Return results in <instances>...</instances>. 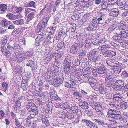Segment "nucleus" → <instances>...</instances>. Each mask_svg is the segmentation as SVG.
Segmentation results:
<instances>
[{
  "label": "nucleus",
  "instance_id": "nucleus-1",
  "mask_svg": "<svg viewBox=\"0 0 128 128\" xmlns=\"http://www.w3.org/2000/svg\"><path fill=\"white\" fill-rule=\"evenodd\" d=\"M107 115L109 118L110 120H120L121 122H123L126 123L127 122V120L125 118H122V116L119 111H116L110 108L108 109Z\"/></svg>",
  "mask_w": 128,
  "mask_h": 128
},
{
  "label": "nucleus",
  "instance_id": "nucleus-2",
  "mask_svg": "<svg viewBox=\"0 0 128 128\" xmlns=\"http://www.w3.org/2000/svg\"><path fill=\"white\" fill-rule=\"evenodd\" d=\"M54 6L50 4H47L44 6V8L40 11L41 14L45 15L47 13L53 14L56 11Z\"/></svg>",
  "mask_w": 128,
  "mask_h": 128
},
{
  "label": "nucleus",
  "instance_id": "nucleus-3",
  "mask_svg": "<svg viewBox=\"0 0 128 128\" xmlns=\"http://www.w3.org/2000/svg\"><path fill=\"white\" fill-rule=\"evenodd\" d=\"M26 108L31 115H36L38 114V110L37 106L32 103L28 102L26 105Z\"/></svg>",
  "mask_w": 128,
  "mask_h": 128
},
{
  "label": "nucleus",
  "instance_id": "nucleus-4",
  "mask_svg": "<svg viewBox=\"0 0 128 128\" xmlns=\"http://www.w3.org/2000/svg\"><path fill=\"white\" fill-rule=\"evenodd\" d=\"M114 76L111 73L106 74L105 78V84L108 87H111L114 80Z\"/></svg>",
  "mask_w": 128,
  "mask_h": 128
},
{
  "label": "nucleus",
  "instance_id": "nucleus-5",
  "mask_svg": "<svg viewBox=\"0 0 128 128\" xmlns=\"http://www.w3.org/2000/svg\"><path fill=\"white\" fill-rule=\"evenodd\" d=\"M124 83L122 80H116L112 86V88L114 90L120 91L122 88L124 86Z\"/></svg>",
  "mask_w": 128,
  "mask_h": 128
},
{
  "label": "nucleus",
  "instance_id": "nucleus-6",
  "mask_svg": "<svg viewBox=\"0 0 128 128\" xmlns=\"http://www.w3.org/2000/svg\"><path fill=\"white\" fill-rule=\"evenodd\" d=\"M50 17L46 15L44 16L42 19V21L41 22L38 24L40 27L42 28H44L46 27L47 26V22Z\"/></svg>",
  "mask_w": 128,
  "mask_h": 128
},
{
  "label": "nucleus",
  "instance_id": "nucleus-7",
  "mask_svg": "<svg viewBox=\"0 0 128 128\" xmlns=\"http://www.w3.org/2000/svg\"><path fill=\"white\" fill-rule=\"evenodd\" d=\"M105 15L100 14L96 16L95 19L93 20V22H96L97 24H102L105 20Z\"/></svg>",
  "mask_w": 128,
  "mask_h": 128
},
{
  "label": "nucleus",
  "instance_id": "nucleus-8",
  "mask_svg": "<svg viewBox=\"0 0 128 128\" xmlns=\"http://www.w3.org/2000/svg\"><path fill=\"white\" fill-rule=\"evenodd\" d=\"M82 122L85 124L86 126L92 128H98L97 126L90 120H83Z\"/></svg>",
  "mask_w": 128,
  "mask_h": 128
},
{
  "label": "nucleus",
  "instance_id": "nucleus-9",
  "mask_svg": "<svg viewBox=\"0 0 128 128\" xmlns=\"http://www.w3.org/2000/svg\"><path fill=\"white\" fill-rule=\"evenodd\" d=\"M72 59V58L69 56L66 58L64 62V66L68 67L71 66L72 64V63L71 62Z\"/></svg>",
  "mask_w": 128,
  "mask_h": 128
},
{
  "label": "nucleus",
  "instance_id": "nucleus-10",
  "mask_svg": "<svg viewBox=\"0 0 128 128\" xmlns=\"http://www.w3.org/2000/svg\"><path fill=\"white\" fill-rule=\"evenodd\" d=\"M119 10L116 8L111 9L109 15L112 17H117L119 13Z\"/></svg>",
  "mask_w": 128,
  "mask_h": 128
},
{
  "label": "nucleus",
  "instance_id": "nucleus-11",
  "mask_svg": "<svg viewBox=\"0 0 128 128\" xmlns=\"http://www.w3.org/2000/svg\"><path fill=\"white\" fill-rule=\"evenodd\" d=\"M54 77L52 80H50L48 81L49 82L51 83V84L55 86L58 87L62 83V81H58L57 80H55L54 79Z\"/></svg>",
  "mask_w": 128,
  "mask_h": 128
},
{
  "label": "nucleus",
  "instance_id": "nucleus-12",
  "mask_svg": "<svg viewBox=\"0 0 128 128\" xmlns=\"http://www.w3.org/2000/svg\"><path fill=\"white\" fill-rule=\"evenodd\" d=\"M24 58V54L20 53L16 56L15 58L14 59V60L20 62L23 61Z\"/></svg>",
  "mask_w": 128,
  "mask_h": 128
},
{
  "label": "nucleus",
  "instance_id": "nucleus-13",
  "mask_svg": "<svg viewBox=\"0 0 128 128\" xmlns=\"http://www.w3.org/2000/svg\"><path fill=\"white\" fill-rule=\"evenodd\" d=\"M12 11L19 14H21L23 10V9L20 6L17 7L13 6L12 7Z\"/></svg>",
  "mask_w": 128,
  "mask_h": 128
},
{
  "label": "nucleus",
  "instance_id": "nucleus-14",
  "mask_svg": "<svg viewBox=\"0 0 128 128\" xmlns=\"http://www.w3.org/2000/svg\"><path fill=\"white\" fill-rule=\"evenodd\" d=\"M88 104L87 102L81 100L80 101L79 106L81 108L84 109H87L88 108Z\"/></svg>",
  "mask_w": 128,
  "mask_h": 128
},
{
  "label": "nucleus",
  "instance_id": "nucleus-15",
  "mask_svg": "<svg viewBox=\"0 0 128 128\" xmlns=\"http://www.w3.org/2000/svg\"><path fill=\"white\" fill-rule=\"evenodd\" d=\"M122 96L121 94L117 93L114 94L113 99L114 100L118 101L122 100Z\"/></svg>",
  "mask_w": 128,
  "mask_h": 128
},
{
  "label": "nucleus",
  "instance_id": "nucleus-16",
  "mask_svg": "<svg viewBox=\"0 0 128 128\" xmlns=\"http://www.w3.org/2000/svg\"><path fill=\"white\" fill-rule=\"evenodd\" d=\"M98 72L99 74H105L107 73V71L104 66H101L98 68Z\"/></svg>",
  "mask_w": 128,
  "mask_h": 128
},
{
  "label": "nucleus",
  "instance_id": "nucleus-17",
  "mask_svg": "<svg viewBox=\"0 0 128 128\" xmlns=\"http://www.w3.org/2000/svg\"><path fill=\"white\" fill-rule=\"evenodd\" d=\"M10 24V22L6 20V19L1 21L0 23V25L4 28L7 27Z\"/></svg>",
  "mask_w": 128,
  "mask_h": 128
},
{
  "label": "nucleus",
  "instance_id": "nucleus-18",
  "mask_svg": "<svg viewBox=\"0 0 128 128\" xmlns=\"http://www.w3.org/2000/svg\"><path fill=\"white\" fill-rule=\"evenodd\" d=\"M110 107L112 108H113L114 109L119 110L120 108L119 105L116 104L115 102L114 101L110 102Z\"/></svg>",
  "mask_w": 128,
  "mask_h": 128
},
{
  "label": "nucleus",
  "instance_id": "nucleus-19",
  "mask_svg": "<svg viewBox=\"0 0 128 128\" xmlns=\"http://www.w3.org/2000/svg\"><path fill=\"white\" fill-rule=\"evenodd\" d=\"M113 38L118 42L123 43V42H124L123 39L121 36H119V34L114 36Z\"/></svg>",
  "mask_w": 128,
  "mask_h": 128
},
{
  "label": "nucleus",
  "instance_id": "nucleus-20",
  "mask_svg": "<svg viewBox=\"0 0 128 128\" xmlns=\"http://www.w3.org/2000/svg\"><path fill=\"white\" fill-rule=\"evenodd\" d=\"M40 34L38 36L36 39V42L38 44L37 45H36L38 46L44 40L43 36L40 35Z\"/></svg>",
  "mask_w": 128,
  "mask_h": 128
},
{
  "label": "nucleus",
  "instance_id": "nucleus-21",
  "mask_svg": "<svg viewBox=\"0 0 128 128\" xmlns=\"http://www.w3.org/2000/svg\"><path fill=\"white\" fill-rule=\"evenodd\" d=\"M13 46H14L13 47L14 50H15L18 52H20L21 51L20 47L18 43H16L15 42H14Z\"/></svg>",
  "mask_w": 128,
  "mask_h": 128
},
{
  "label": "nucleus",
  "instance_id": "nucleus-22",
  "mask_svg": "<svg viewBox=\"0 0 128 128\" xmlns=\"http://www.w3.org/2000/svg\"><path fill=\"white\" fill-rule=\"evenodd\" d=\"M13 22L14 24L19 26L23 24H24V22L23 19H21L13 21Z\"/></svg>",
  "mask_w": 128,
  "mask_h": 128
},
{
  "label": "nucleus",
  "instance_id": "nucleus-23",
  "mask_svg": "<svg viewBox=\"0 0 128 128\" xmlns=\"http://www.w3.org/2000/svg\"><path fill=\"white\" fill-rule=\"evenodd\" d=\"M5 46V45H3L1 44V50L2 53L4 54V55L6 56V57L8 58L9 57V56L8 55V54L7 53V51L6 48Z\"/></svg>",
  "mask_w": 128,
  "mask_h": 128
},
{
  "label": "nucleus",
  "instance_id": "nucleus-24",
  "mask_svg": "<svg viewBox=\"0 0 128 128\" xmlns=\"http://www.w3.org/2000/svg\"><path fill=\"white\" fill-rule=\"evenodd\" d=\"M9 38V36H3L2 38V45H6L8 40Z\"/></svg>",
  "mask_w": 128,
  "mask_h": 128
},
{
  "label": "nucleus",
  "instance_id": "nucleus-25",
  "mask_svg": "<svg viewBox=\"0 0 128 128\" xmlns=\"http://www.w3.org/2000/svg\"><path fill=\"white\" fill-rule=\"evenodd\" d=\"M22 71V69L20 66H18L15 68L14 69V72L16 74H19L21 73Z\"/></svg>",
  "mask_w": 128,
  "mask_h": 128
},
{
  "label": "nucleus",
  "instance_id": "nucleus-26",
  "mask_svg": "<svg viewBox=\"0 0 128 128\" xmlns=\"http://www.w3.org/2000/svg\"><path fill=\"white\" fill-rule=\"evenodd\" d=\"M95 109L96 111L97 112H98L100 113L101 112V110H102V107L101 105L98 103V104H96L95 105Z\"/></svg>",
  "mask_w": 128,
  "mask_h": 128
},
{
  "label": "nucleus",
  "instance_id": "nucleus-27",
  "mask_svg": "<svg viewBox=\"0 0 128 128\" xmlns=\"http://www.w3.org/2000/svg\"><path fill=\"white\" fill-rule=\"evenodd\" d=\"M116 4L119 6H122L126 3V0H117Z\"/></svg>",
  "mask_w": 128,
  "mask_h": 128
},
{
  "label": "nucleus",
  "instance_id": "nucleus-28",
  "mask_svg": "<svg viewBox=\"0 0 128 128\" xmlns=\"http://www.w3.org/2000/svg\"><path fill=\"white\" fill-rule=\"evenodd\" d=\"M33 53L32 52H28L25 53L24 54V57L26 59L30 57H31L33 55Z\"/></svg>",
  "mask_w": 128,
  "mask_h": 128
},
{
  "label": "nucleus",
  "instance_id": "nucleus-29",
  "mask_svg": "<svg viewBox=\"0 0 128 128\" xmlns=\"http://www.w3.org/2000/svg\"><path fill=\"white\" fill-rule=\"evenodd\" d=\"M128 106L127 103L124 102H121L120 105H119L120 107L119 110L121 108L122 109L124 110L127 108Z\"/></svg>",
  "mask_w": 128,
  "mask_h": 128
},
{
  "label": "nucleus",
  "instance_id": "nucleus-30",
  "mask_svg": "<svg viewBox=\"0 0 128 128\" xmlns=\"http://www.w3.org/2000/svg\"><path fill=\"white\" fill-rule=\"evenodd\" d=\"M6 50L7 51V53L8 54V55L9 56V57L10 55V52L14 50L13 47L8 44Z\"/></svg>",
  "mask_w": 128,
  "mask_h": 128
},
{
  "label": "nucleus",
  "instance_id": "nucleus-31",
  "mask_svg": "<svg viewBox=\"0 0 128 128\" xmlns=\"http://www.w3.org/2000/svg\"><path fill=\"white\" fill-rule=\"evenodd\" d=\"M34 65L35 62L34 61L32 60H29L28 62V63L26 64L27 66H30L31 68L34 67Z\"/></svg>",
  "mask_w": 128,
  "mask_h": 128
},
{
  "label": "nucleus",
  "instance_id": "nucleus-32",
  "mask_svg": "<svg viewBox=\"0 0 128 128\" xmlns=\"http://www.w3.org/2000/svg\"><path fill=\"white\" fill-rule=\"evenodd\" d=\"M32 11L34 12H31L30 13L28 16V17L30 20H32L35 15L36 14V10L34 9H32Z\"/></svg>",
  "mask_w": 128,
  "mask_h": 128
},
{
  "label": "nucleus",
  "instance_id": "nucleus-33",
  "mask_svg": "<svg viewBox=\"0 0 128 128\" xmlns=\"http://www.w3.org/2000/svg\"><path fill=\"white\" fill-rule=\"evenodd\" d=\"M77 45L78 44L76 43L73 44L72 46H71V48L70 49V51L72 52H76L78 48Z\"/></svg>",
  "mask_w": 128,
  "mask_h": 128
},
{
  "label": "nucleus",
  "instance_id": "nucleus-34",
  "mask_svg": "<svg viewBox=\"0 0 128 128\" xmlns=\"http://www.w3.org/2000/svg\"><path fill=\"white\" fill-rule=\"evenodd\" d=\"M113 70L114 71V72L116 74H119L121 72V68L119 67L116 66L113 68Z\"/></svg>",
  "mask_w": 128,
  "mask_h": 128
},
{
  "label": "nucleus",
  "instance_id": "nucleus-35",
  "mask_svg": "<svg viewBox=\"0 0 128 128\" xmlns=\"http://www.w3.org/2000/svg\"><path fill=\"white\" fill-rule=\"evenodd\" d=\"M119 36H121L122 38H126L128 36L127 33L125 31H122L120 32Z\"/></svg>",
  "mask_w": 128,
  "mask_h": 128
},
{
  "label": "nucleus",
  "instance_id": "nucleus-36",
  "mask_svg": "<svg viewBox=\"0 0 128 128\" xmlns=\"http://www.w3.org/2000/svg\"><path fill=\"white\" fill-rule=\"evenodd\" d=\"M70 109L72 110L73 113L76 114L79 110L78 109V107L77 106H71V109Z\"/></svg>",
  "mask_w": 128,
  "mask_h": 128
},
{
  "label": "nucleus",
  "instance_id": "nucleus-37",
  "mask_svg": "<svg viewBox=\"0 0 128 128\" xmlns=\"http://www.w3.org/2000/svg\"><path fill=\"white\" fill-rule=\"evenodd\" d=\"M74 94L75 96V97L76 98H79L78 99V100H80V98H82V95L79 92L76 91L74 92Z\"/></svg>",
  "mask_w": 128,
  "mask_h": 128
},
{
  "label": "nucleus",
  "instance_id": "nucleus-38",
  "mask_svg": "<svg viewBox=\"0 0 128 128\" xmlns=\"http://www.w3.org/2000/svg\"><path fill=\"white\" fill-rule=\"evenodd\" d=\"M121 76L122 79L125 80L126 79L128 76V72L124 71L122 74Z\"/></svg>",
  "mask_w": 128,
  "mask_h": 128
},
{
  "label": "nucleus",
  "instance_id": "nucleus-39",
  "mask_svg": "<svg viewBox=\"0 0 128 128\" xmlns=\"http://www.w3.org/2000/svg\"><path fill=\"white\" fill-rule=\"evenodd\" d=\"M107 56L109 57H112L116 55V53L114 51H109L107 53Z\"/></svg>",
  "mask_w": 128,
  "mask_h": 128
},
{
  "label": "nucleus",
  "instance_id": "nucleus-40",
  "mask_svg": "<svg viewBox=\"0 0 128 128\" xmlns=\"http://www.w3.org/2000/svg\"><path fill=\"white\" fill-rule=\"evenodd\" d=\"M94 120L97 122L98 124L100 126H103L105 124L104 121L102 120L94 119Z\"/></svg>",
  "mask_w": 128,
  "mask_h": 128
},
{
  "label": "nucleus",
  "instance_id": "nucleus-41",
  "mask_svg": "<svg viewBox=\"0 0 128 128\" xmlns=\"http://www.w3.org/2000/svg\"><path fill=\"white\" fill-rule=\"evenodd\" d=\"M107 90L106 88L104 86H101L100 88V94H104L106 92Z\"/></svg>",
  "mask_w": 128,
  "mask_h": 128
},
{
  "label": "nucleus",
  "instance_id": "nucleus-42",
  "mask_svg": "<svg viewBox=\"0 0 128 128\" xmlns=\"http://www.w3.org/2000/svg\"><path fill=\"white\" fill-rule=\"evenodd\" d=\"M110 47L111 46L109 43L108 44H105L102 46L101 47V49L102 50H103L107 48H110Z\"/></svg>",
  "mask_w": 128,
  "mask_h": 128
},
{
  "label": "nucleus",
  "instance_id": "nucleus-43",
  "mask_svg": "<svg viewBox=\"0 0 128 128\" xmlns=\"http://www.w3.org/2000/svg\"><path fill=\"white\" fill-rule=\"evenodd\" d=\"M33 117L30 116H28L27 118H26V124H29L31 123V120Z\"/></svg>",
  "mask_w": 128,
  "mask_h": 128
},
{
  "label": "nucleus",
  "instance_id": "nucleus-44",
  "mask_svg": "<svg viewBox=\"0 0 128 128\" xmlns=\"http://www.w3.org/2000/svg\"><path fill=\"white\" fill-rule=\"evenodd\" d=\"M63 106L66 109H71V106H70L69 104L66 102L62 104Z\"/></svg>",
  "mask_w": 128,
  "mask_h": 128
},
{
  "label": "nucleus",
  "instance_id": "nucleus-45",
  "mask_svg": "<svg viewBox=\"0 0 128 128\" xmlns=\"http://www.w3.org/2000/svg\"><path fill=\"white\" fill-rule=\"evenodd\" d=\"M94 52H93V53H91L90 52L89 53V56L90 57L89 58H91V59H92L94 60L96 58V56L94 55Z\"/></svg>",
  "mask_w": 128,
  "mask_h": 128
},
{
  "label": "nucleus",
  "instance_id": "nucleus-46",
  "mask_svg": "<svg viewBox=\"0 0 128 128\" xmlns=\"http://www.w3.org/2000/svg\"><path fill=\"white\" fill-rule=\"evenodd\" d=\"M113 61L112 59H108V60L106 61V63L108 64V65L110 66L112 65V63H115L116 64H118V62H116L114 63V62H112Z\"/></svg>",
  "mask_w": 128,
  "mask_h": 128
},
{
  "label": "nucleus",
  "instance_id": "nucleus-47",
  "mask_svg": "<svg viewBox=\"0 0 128 128\" xmlns=\"http://www.w3.org/2000/svg\"><path fill=\"white\" fill-rule=\"evenodd\" d=\"M66 116L67 118L70 119H71L74 117V115L70 113H67L66 114Z\"/></svg>",
  "mask_w": 128,
  "mask_h": 128
},
{
  "label": "nucleus",
  "instance_id": "nucleus-48",
  "mask_svg": "<svg viewBox=\"0 0 128 128\" xmlns=\"http://www.w3.org/2000/svg\"><path fill=\"white\" fill-rule=\"evenodd\" d=\"M20 102L18 101V100L16 102L14 107L15 108H16L17 109H19L20 108L21 105Z\"/></svg>",
  "mask_w": 128,
  "mask_h": 128
},
{
  "label": "nucleus",
  "instance_id": "nucleus-49",
  "mask_svg": "<svg viewBox=\"0 0 128 128\" xmlns=\"http://www.w3.org/2000/svg\"><path fill=\"white\" fill-rule=\"evenodd\" d=\"M7 6L4 4H1L0 5V9L2 11H5L7 8Z\"/></svg>",
  "mask_w": 128,
  "mask_h": 128
},
{
  "label": "nucleus",
  "instance_id": "nucleus-50",
  "mask_svg": "<svg viewBox=\"0 0 128 128\" xmlns=\"http://www.w3.org/2000/svg\"><path fill=\"white\" fill-rule=\"evenodd\" d=\"M54 79L55 80H57L58 81H61V80L62 81V83L63 82L64 79L62 77H60L59 76H58L56 75H55L54 77Z\"/></svg>",
  "mask_w": 128,
  "mask_h": 128
},
{
  "label": "nucleus",
  "instance_id": "nucleus-51",
  "mask_svg": "<svg viewBox=\"0 0 128 128\" xmlns=\"http://www.w3.org/2000/svg\"><path fill=\"white\" fill-rule=\"evenodd\" d=\"M43 30L41 28L39 25L38 24L36 28V32L38 33L41 32Z\"/></svg>",
  "mask_w": 128,
  "mask_h": 128
},
{
  "label": "nucleus",
  "instance_id": "nucleus-52",
  "mask_svg": "<svg viewBox=\"0 0 128 128\" xmlns=\"http://www.w3.org/2000/svg\"><path fill=\"white\" fill-rule=\"evenodd\" d=\"M14 16L12 14L9 13L6 15V17L10 20H13L14 19Z\"/></svg>",
  "mask_w": 128,
  "mask_h": 128
},
{
  "label": "nucleus",
  "instance_id": "nucleus-53",
  "mask_svg": "<svg viewBox=\"0 0 128 128\" xmlns=\"http://www.w3.org/2000/svg\"><path fill=\"white\" fill-rule=\"evenodd\" d=\"M36 3L34 2L31 1L28 4V6L29 7L35 8Z\"/></svg>",
  "mask_w": 128,
  "mask_h": 128
},
{
  "label": "nucleus",
  "instance_id": "nucleus-54",
  "mask_svg": "<svg viewBox=\"0 0 128 128\" xmlns=\"http://www.w3.org/2000/svg\"><path fill=\"white\" fill-rule=\"evenodd\" d=\"M78 14H75L72 16L71 17V18L73 20H75L78 19Z\"/></svg>",
  "mask_w": 128,
  "mask_h": 128
},
{
  "label": "nucleus",
  "instance_id": "nucleus-55",
  "mask_svg": "<svg viewBox=\"0 0 128 128\" xmlns=\"http://www.w3.org/2000/svg\"><path fill=\"white\" fill-rule=\"evenodd\" d=\"M120 28L124 30H125L128 28L127 25L124 24H122L120 25Z\"/></svg>",
  "mask_w": 128,
  "mask_h": 128
},
{
  "label": "nucleus",
  "instance_id": "nucleus-56",
  "mask_svg": "<svg viewBox=\"0 0 128 128\" xmlns=\"http://www.w3.org/2000/svg\"><path fill=\"white\" fill-rule=\"evenodd\" d=\"M92 44L95 46H98L100 44L99 40H96L92 42Z\"/></svg>",
  "mask_w": 128,
  "mask_h": 128
},
{
  "label": "nucleus",
  "instance_id": "nucleus-57",
  "mask_svg": "<svg viewBox=\"0 0 128 128\" xmlns=\"http://www.w3.org/2000/svg\"><path fill=\"white\" fill-rule=\"evenodd\" d=\"M70 67H66V66H64V71L65 73L68 74L69 72L70 71Z\"/></svg>",
  "mask_w": 128,
  "mask_h": 128
},
{
  "label": "nucleus",
  "instance_id": "nucleus-58",
  "mask_svg": "<svg viewBox=\"0 0 128 128\" xmlns=\"http://www.w3.org/2000/svg\"><path fill=\"white\" fill-rule=\"evenodd\" d=\"M95 80L94 79H93V82H90V84L91 86L92 87H96L98 85V84L96 82H94V80Z\"/></svg>",
  "mask_w": 128,
  "mask_h": 128
},
{
  "label": "nucleus",
  "instance_id": "nucleus-59",
  "mask_svg": "<svg viewBox=\"0 0 128 128\" xmlns=\"http://www.w3.org/2000/svg\"><path fill=\"white\" fill-rule=\"evenodd\" d=\"M124 42L125 43L122 44V46L124 48L128 49V42L125 40Z\"/></svg>",
  "mask_w": 128,
  "mask_h": 128
},
{
  "label": "nucleus",
  "instance_id": "nucleus-60",
  "mask_svg": "<svg viewBox=\"0 0 128 128\" xmlns=\"http://www.w3.org/2000/svg\"><path fill=\"white\" fill-rule=\"evenodd\" d=\"M15 124L18 127V128H20V124L18 119H15Z\"/></svg>",
  "mask_w": 128,
  "mask_h": 128
},
{
  "label": "nucleus",
  "instance_id": "nucleus-61",
  "mask_svg": "<svg viewBox=\"0 0 128 128\" xmlns=\"http://www.w3.org/2000/svg\"><path fill=\"white\" fill-rule=\"evenodd\" d=\"M73 62L76 66H78L80 64V61L78 59L74 60Z\"/></svg>",
  "mask_w": 128,
  "mask_h": 128
},
{
  "label": "nucleus",
  "instance_id": "nucleus-62",
  "mask_svg": "<svg viewBox=\"0 0 128 128\" xmlns=\"http://www.w3.org/2000/svg\"><path fill=\"white\" fill-rule=\"evenodd\" d=\"M32 9L30 8H28L25 9V12H24L25 15L26 16L31 11V10H32Z\"/></svg>",
  "mask_w": 128,
  "mask_h": 128
},
{
  "label": "nucleus",
  "instance_id": "nucleus-63",
  "mask_svg": "<svg viewBox=\"0 0 128 128\" xmlns=\"http://www.w3.org/2000/svg\"><path fill=\"white\" fill-rule=\"evenodd\" d=\"M15 28V26L12 24L9 25V26H8L7 27V29L10 30H13Z\"/></svg>",
  "mask_w": 128,
  "mask_h": 128
},
{
  "label": "nucleus",
  "instance_id": "nucleus-64",
  "mask_svg": "<svg viewBox=\"0 0 128 128\" xmlns=\"http://www.w3.org/2000/svg\"><path fill=\"white\" fill-rule=\"evenodd\" d=\"M64 85L65 87L68 88H72V86L73 85L72 84H69L68 82H65Z\"/></svg>",
  "mask_w": 128,
  "mask_h": 128
}]
</instances>
